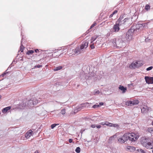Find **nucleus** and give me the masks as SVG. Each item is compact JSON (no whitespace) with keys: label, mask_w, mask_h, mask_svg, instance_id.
Listing matches in <instances>:
<instances>
[{"label":"nucleus","mask_w":153,"mask_h":153,"mask_svg":"<svg viewBox=\"0 0 153 153\" xmlns=\"http://www.w3.org/2000/svg\"><path fill=\"white\" fill-rule=\"evenodd\" d=\"M145 25V24L137 25L136 26V27L134 28V27H131V28L129 30L127 33H126L125 38L126 40L128 41V40H131L133 38V35L134 33H135L137 30H139V29L140 27H144Z\"/></svg>","instance_id":"nucleus-1"},{"label":"nucleus","mask_w":153,"mask_h":153,"mask_svg":"<svg viewBox=\"0 0 153 153\" xmlns=\"http://www.w3.org/2000/svg\"><path fill=\"white\" fill-rule=\"evenodd\" d=\"M140 143L144 147L148 149H153V139L149 137H143L140 139Z\"/></svg>","instance_id":"nucleus-2"},{"label":"nucleus","mask_w":153,"mask_h":153,"mask_svg":"<svg viewBox=\"0 0 153 153\" xmlns=\"http://www.w3.org/2000/svg\"><path fill=\"white\" fill-rule=\"evenodd\" d=\"M140 143L144 147L148 149H153V139L149 137H143L140 139Z\"/></svg>","instance_id":"nucleus-3"},{"label":"nucleus","mask_w":153,"mask_h":153,"mask_svg":"<svg viewBox=\"0 0 153 153\" xmlns=\"http://www.w3.org/2000/svg\"><path fill=\"white\" fill-rule=\"evenodd\" d=\"M112 43L113 46L118 48H121L123 46V41L121 39H114L112 40Z\"/></svg>","instance_id":"nucleus-4"},{"label":"nucleus","mask_w":153,"mask_h":153,"mask_svg":"<svg viewBox=\"0 0 153 153\" xmlns=\"http://www.w3.org/2000/svg\"><path fill=\"white\" fill-rule=\"evenodd\" d=\"M129 140L132 141L136 140L139 138V136L137 134L134 133H128Z\"/></svg>","instance_id":"nucleus-5"},{"label":"nucleus","mask_w":153,"mask_h":153,"mask_svg":"<svg viewBox=\"0 0 153 153\" xmlns=\"http://www.w3.org/2000/svg\"><path fill=\"white\" fill-rule=\"evenodd\" d=\"M128 20V19L126 18L123 20H121V18H119L117 22V23H119V25L120 26L126 24V22H127V21Z\"/></svg>","instance_id":"nucleus-6"},{"label":"nucleus","mask_w":153,"mask_h":153,"mask_svg":"<svg viewBox=\"0 0 153 153\" xmlns=\"http://www.w3.org/2000/svg\"><path fill=\"white\" fill-rule=\"evenodd\" d=\"M120 26V25H119V23H117L116 22V23L114 25L113 27V31H111V33L114 32H118L120 29V28L119 27Z\"/></svg>","instance_id":"nucleus-7"},{"label":"nucleus","mask_w":153,"mask_h":153,"mask_svg":"<svg viewBox=\"0 0 153 153\" xmlns=\"http://www.w3.org/2000/svg\"><path fill=\"white\" fill-rule=\"evenodd\" d=\"M83 49H81V47H80V48L79 47H76V49L74 50V54H76L78 55L82 53L83 51Z\"/></svg>","instance_id":"nucleus-8"},{"label":"nucleus","mask_w":153,"mask_h":153,"mask_svg":"<svg viewBox=\"0 0 153 153\" xmlns=\"http://www.w3.org/2000/svg\"><path fill=\"white\" fill-rule=\"evenodd\" d=\"M145 79L147 83L148 84L153 83V77L145 76Z\"/></svg>","instance_id":"nucleus-9"},{"label":"nucleus","mask_w":153,"mask_h":153,"mask_svg":"<svg viewBox=\"0 0 153 153\" xmlns=\"http://www.w3.org/2000/svg\"><path fill=\"white\" fill-rule=\"evenodd\" d=\"M126 150L128 152H134L135 150V148L132 146H128L126 148Z\"/></svg>","instance_id":"nucleus-10"},{"label":"nucleus","mask_w":153,"mask_h":153,"mask_svg":"<svg viewBox=\"0 0 153 153\" xmlns=\"http://www.w3.org/2000/svg\"><path fill=\"white\" fill-rule=\"evenodd\" d=\"M88 42L87 41L83 42L81 46V49L86 48L88 46Z\"/></svg>","instance_id":"nucleus-11"},{"label":"nucleus","mask_w":153,"mask_h":153,"mask_svg":"<svg viewBox=\"0 0 153 153\" xmlns=\"http://www.w3.org/2000/svg\"><path fill=\"white\" fill-rule=\"evenodd\" d=\"M33 131L32 130H30L28 131L25 135V137L28 139L33 135Z\"/></svg>","instance_id":"nucleus-12"},{"label":"nucleus","mask_w":153,"mask_h":153,"mask_svg":"<svg viewBox=\"0 0 153 153\" xmlns=\"http://www.w3.org/2000/svg\"><path fill=\"white\" fill-rule=\"evenodd\" d=\"M150 109V108L146 105H144L141 109V112L143 113H146Z\"/></svg>","instance_id":"nucleus-13"},{"label":"nucleus","mask_w":153,"mask_h":153,"mask_svg":"<svg viewBox=\"0 0 153 153\" xmlns=\"http://www.w3.org/2000/svg\"><path fill=\"white\" fill-rule=\"evenodd\" d=\"M122 137L125 142L129 140L128 133L125 134Z\"/></svg>","instance_id":"nucleus-14"},{"label":"nucleus","mask_w":153,"mask_h":153,"mask_svg":"<svg viewBox=\"0 0 153 153\" xmlns=\"http://www.w3.org/2000/svg\"><path fill=\"white\" fill-rule=\"evenodd\" d=\"M82 109H83L82 106V105H80L79 106H77L76 108L74 110V113H76L78 111H80Z\"/></svg>","instance_id":"nucleus-15"},{"label":"nucleus","mask_w":153,"mask_h":153,"mask_svg":"<svg viewBox=\"0 0 153 153\" xmlns=\"http://www.w3.org/2000/svg\"><path fill=\"white\" fill-rule=\"evenodd\" d=\"M91 94L92 95H101V93L100 91L97 89H95L93 92H92Z\"/></svg>","instance_id":"nucleus-16"},{"label":"nucleus","mask_w":153,"mask_h":153,"mask_svg":"<svg viewBox=\"0 0 153 153\" xmlns=\"http://www.w3.org/2000/svg\"><path fill=\"white\" fill-rule=\"evenodd\" d=\"M103 105L104 103L103 102H100L99 104H98V103H96L92 107L94 108H98Z\"/></svg>","instance_id":"nucleus-17"},{"label":"nucleus","mask_w":153,"mask_h":153,"mask_svg":"<svg viewBox=\"0 0 153 153\" xmlns=\"http://www.w3.org/2000/svg\"><path fill=\"white\" fill-rule=\"evenodd\" d=\"M119 89L122 91L123 93H125L127 90L126 88L123 86L120 85L119 87Z\"/></svg>","instance_id":"nucleus-18"},{"label":"nucleus","mask_w":153,"mask_h":153,"mask_svg":"<svg viewBox=\"0 0 153 153\" xmlns=\"http://www.w3.org/2000/svg\"><path fill=\"white\" fill-rule=\"evenodd\" d=\"M62 68L63 67L61 66H59L58 67H54L53 68V70L55 71H56L62 69Z\"/></svg>","instance_id":"nucleus-19"},{"label":"nucleus","mask_w":153,"mask_h":153,"mask_svg":"<svg viewBox=\"0 0 153 153\" xmlns=\"http://www.w3.org/2000/svg\"><path fill=\"white\" fill-rule=\"evenodd\" d=\"M11 107L8 106L4 108L2 110L3 113H6L11 109Z\"/></svg>","instance_id":"nucleus-20"},{"label":"nucleus","mask_w":153,"mask_h":153,"mask_svg":"<svg viewBox=\"0 0 153 153\" xmlns=\"http://www.w3.org/2000/svg\"><path fill=\"white\" fill-rule=\"evenodd\" d=\"M90 104H91V103H89L87 102L84 103L82 104L81 105L82 106L83 108L84 107L88 108L89 107L90 105Z\"/></svg>","instance_id":"nucleus-21"},{"label":"nucleus","mask_w":153,"mask_h":153,"mask_svg":"<svg viewBox=\"0 0 153 153\" xmlns=\"http://www.w3.org/2000/svg\"><path fill=\"white\" fill-rule=\"evenodd\" d=\"M137 65V64H136V62H133L129 66V68H137L136 67Z\"/></svg>","instance_id":"nucleus-22"},{"label":"nucleus","mask_w":153,"mask_h":153,"mask_svg":"<svg viewBox=\"0 0 153 153\" xmlns=\"http://www.w3.org/2000/svg\"><path fill=\"white\" fill-rule=\"evenodd\" d=\"M132 102V105H136L138 104L139 102L138 100H135L133 101H131Z\"/></svg>","instance_id":"nucleus-23"},{"label":"nucleus","mask_w":153,"mask_h":153,"mask_svg":"<svg viewBox=\"0 0 153 153\" xmlns=\"http://www.w3.org/2000/svg\"><path fill=\"white\" fill-rule=\"evenodd\" d=\"M136 64H137V66H136V67L137 68H138L143 65V64H142V63L140 61L136 62Z\"/></svg>","instance_id":"nucleus-24"},{"label":"nucleus","mask_w":153,"mask_h":153,"mask_svg":"<svg viewBox=\"0 0 153 153\" xmlns=\"http://www.w3.org/2000/svg\"><path fill=\"white\" fill-rule=\"evenodd\" d=\"M22 39L21 40V45L20 47V51H21V52H23V50L24 49V47L22 45Z\"/></svg>","instance_id":"nucleus-25"},{"label":"nucleus","mask_w":153,"mask_h":153,"mask_svg":"<svg viewBox=\"0 0 153 153\" xmlns=\"http://www.w3.org/2000/svg\"><path fill=\"white\" fill-rule=\"evenodd\" d=\"M125 104L127 106H132V102L131 101H127L126 102Z\"/></svg>","instance_id":"nucleus-26"},{"label":"nucleus","mask_w":153,"mask_h":153,"mask_svg":"<svg viewBox=\"0 0 153 153\" xmlns=\"http://www.w3.org/2000/svg\"><path fill=\"white\" fill-rule=\"evenodd\" d=\"M118 141L121 143H124L125 142V141L123 139L122 137L119 138L118 140Z\"/></svg>","instance_id":"nucleus-27"},{"label":"nucleus","mask_w":153,"mask_h":153,"mask_svg":"<svg viewBox=\"0 0 153 153\" xmlns=\"http://www.w3.org/2000/svg\"><path fill=\"white\" fill-rule=\"evenodd\" d=\"M136 153H145V152L142 149H140L136 150Z\"/></svg>","instance_id":"nucleus-28"},{"label":"nucleus","mask_w":153,"mask_h":153,"mask_svg":"<svg viewBox=\"0 0 153 153\" xmlns=\"http://www.w3.org/2000/svg\"><path fill=\"white\" fill-rule=\"evenodd\" d=\"M97 38V36H93L91 37V42L92 43Z\"/></svg>","instance_id":"nucleus-29"},{"label":"nucleus","mask_w":153,"mask_h":153,"mask_svg":"<svg viewBox=\"0 0 153 153\" xmlns=\"http://www.w3.org/2000/svg\"><path fill=\"white\" fill-rule=\"evenodd\" d=\"M148 131L151 133H153V128H149L148 129Z\"/></svg>","instance_id":"nucleus-30"},{"label":"nucleus","mask_w":153,"mask_h":153,"mask_svg":"<svg viewBox=\"0 0 153 153\" xmlns=\"http://www.w3.org/2000/svg\"><path fill=\"white\" fill-rule=\"evenodd\" d=\"M34 52V51L33 50H31L28 51L27 52L26 54L28 55H29L30 54H32Z\"/></svg>","instance_id":"nucleus-31"},{"label":"nucleus","mask_w":153,"mask_h":153,"mask_svg":"<svg viewBox=\"0 0 153 153\" xmlns=\"http://www.w3.org/2000/svg\"><path fill=\"white\" fill-rule=\"evenodd\" d=\"M112 127H116L118 128H119V126L118 124H113L112 123Z\"/></svg>","instance_id":"nucleus-32"},{"label":"nucleus","mask_w":153,"mask_h":153,"mask_svg":"<svg viewBox=\"0 0 153 153\" xmlns=\"http://www.w3.org/2000/svg\"><path fill=\"white\" fill-rule=\"evenodd\" d=\"M59 124H56L54 123L52 124L51 125V127L52 129H53L54 127H55L56 126L58 125Z\"/></svg>","instance_id":"nucleus-33"},{"label":"nucleus","mask_w":153,"mask_h":153,"mask_svg":"<svg viewBox=\"0 0 153 153\" xmlns=\"http://www.w3.org/2000/svg\"><path fill=\"white\" fill-rule=\"evenodd\" d=\"M75 151L77 153H79L80 152V149L79 147H77L75 150Z\"/></svg>","instance_id":"nucleus-34"},{"label":"nucleus","mask_w":153,"mask_h":153,"mask_svg":"<svg viewBox=\"0 0 153 153\" xmlns=\"http://www.w3.org/2000/svg\"><path fill=\"white\" fill-rule=\"evenodd\" d=\"M61 114L62 115H64L65 114V109H63L61 110Z\"/></svg>","instance_id":"nucleus-35"},{"label":"nucleus","mask_w":153,"mask_h":153,"mask_svg":"<svg viewBox=\"0 0 153 153\" xmlns=\"http://www.w3.org/2000/svg\"><path fill=\"white\" fill-rule=\"evenodd\" d=\"M150 8V7L148 4H146L145 6V9L146 10L148 11Z\"/></svg>","instance_id":"nucleus-36"},{"label":"nucleus","mask_w":153,"mask_h":153,"mask_svg":"<svg viewBox=\"0 0 153 153\" xmlns=\"http://www.w3.org/2000/svg\"><path fill=\"white\" fill-rule=\"evenodd\" d=\"M105 124L107 126L112 127V123H111L107 122V123Z\"/></svg>","instance_id":"nucleus-37"},{"label":"nucleus","mask_w":153,"mask_h":153,"mask_svg":"<svg viewBox=\"0 0 153 153\" xmlns=\"http://www.w3.org/2000/svg\"><path fill=\"white\" fill-rule=\"evenodd\" d=\"M42 66V65H36L34 67V68H32V69L33 68H39L41 67Z\"/></svg>","instance_id":"nucleus-38"},{"label":"nucleus","mask_w":153,"mask_h":153,"mask_svg":"<svg viewBox=\"0 0 153 153\" xmlns=\"http://www.w3.org/2000/svg\"><path fill=\"white\" fill-rule=\"evenodd\" d=\"M152 68H153L152 66H150V67L148 68H147L146 69V70L147 71H150V70H152Z\"/></svg>","instance_id":"nucleus-39"},{"label":"nucleus","mask_w":153,"mask_h":153,"mask_svg":"<svg viewBox=\"0 0 153 153\" xmlns=\"http://www.w3.org/2000/svg\"><path fill=\"white\" fill-rule=\"evenodd\" d=\"M96 23L94 22L90 27V29H91L93 27H94L96 25Z\"/></svg>","instance_id":"nucleus-40"},{"label":"nucleus","mask_w":153,"mask_h":153,"mask_svg":"<svg viewBox=\"0 0 153 153\" xmlns=\"http://www.w3.org/2000/svg\"><path fill=\"white\" fill-rule=\"evenodd\" d=\"M90 46L91 49H93L94 48V44H92L90 45Z\"/></svg>","instance_id":"nucleus-41"},{"label":"nucleus","mask_w":153,"mask_h":153,"mask_svg":"<svg viewBox=\"0 0 153 153\" xmlns=\"http://www.w3.org/2000/svg\"><path fill=\"white\" fill-rule=\"evenodd\" d=\"M107 123V121H106L104 123V122H101L100 123V124L102 125H105V124L106 123Z\"/></svg>","instance_id":"nucleus-42"},{"label":"nucleus","mask_w":153,"mask_h":153,"mask_svg":"<svg viewBox=\"0 0 153 153\" xmlns=\"http://www.w3.org/2000/svg\"><path fill=\"white\" fill-rule=\"evenodd\" d=\"M117 10H115V11H114L113 13H112V14H113V15H114L116 13H117Z\"/></svg>","instance_id":"nucleus-43"},{"label":"nucleus","mask_w":153,"mask_h":153,"mask_svg":"<svg viewBox=\"0 0 153 153\" xmlns=\"http://www.w3.org/2000/svg\"><path fill=\"white\" fill-rule=\"evenodd\" d=\"M91 127L92 128H95L96 127V126L95 124H92L91 125Z\"/></svg>","instance_id":"nucleus-44"},{"label":"nucleus","mask_w":153,"mask_h":153,"mask_svg":"<svg viewBox=\"0 0 153 153\" xmlns=\"http://www.w3.org/2000/svg\"><path fill=\"white\" fill-rule=\"evenodd\" d=\"M73 141V140L72 139H70L69 140V142L70 143H71Z\"/></svg>","instance_id":"nucleus-45"},{"label":"nucleus","mask_w":153,"mask_h":153,"mask_svg":"<svg viewBox=\"0 0 153 153\" xmlns=\"http://www.w3.org/2000/svg\"><path fill=\"white\" fill-rule=\"evenodd\" d=\"M96 127L98 128H101V126L100 125H98L96 126Z\"/></svg>","instance_id":"nucleus-46"},{"label":"nucleus","mask_w":153,"mask_h":153,"mask_svg":"<svg viewBox=\"0 0 153 153\" xmlns=\"http://www.w3.org/2000/svg\"><path fill=\"white\" fill-rule=\"evenodd\" d=\"M119 18H121V20H123V16H121Z\"/></svg>","instance_id":"nucleus-47"},{"label":"nucleus","mask_w":153,"mask_h":153,"mask_svg":"<svg viewBox=\"0 0 153 153\" xmlns=\"http://www.w3.org/2000/svg\"><path fill=\"white\" fill-rule=\"evenodd\" d=\"M6 74V73H4L3 74L1 75V76L2 77H3Z\"/></svg>","instance_id":"nucleus-48"},{"label":"nucleus","mask_w":153,"mask_h":153,"mask_svg":"<svg viewBox=\"0 0 153 153\" xmlns=\"http://www.w3.org/2000/svg\"><path fill=\"white\" fill-rule=\"evenodd\" d=\"M36 53H37L39 52V51L38 49H36L35 51Z\"/></svg>","instance_id":"nucleus-49"},{"label":"nucleus","mask_w":153,"mask_h":153,"mask_svg":"<svg viewBox=\"0 0 153 153\" xmlns=\"http://www.w3.org/2000/svg\"><path fill=\"white\" fill-rule=\"evenodd\" d=\"M113 15H113V14H112V13L110 15V16H109V18H111V17H112L113 16Z\"/></svg>","instance_id":"nucleus-50"},{"label":"nucleus","mask_w":153,"mask_h":153,"mask_svg":"<svg viewBox=\"0 0 153 153\" xmlns=\"http://www.w3.org/2000/svg\"><path fill=\"white\" fill-rule=\"evenodd\" d=\"M34 153H39V152H38V151H36Z\"/></svg>","instance_id":"nucleus-51"},{"label":"nucleus","mask_w":153,"mask_h":153,"mask_svg":"<svg viewBox=\"0 0 153 153\" xmlns=\"http://www.w3.org/2000/svg\"><path fill=\"white\" fill-rule=\"evenodd\" d=\"M118 133H116V134H115V136H117V135H118Z\"/></svg>","instance_id":"nucleus-52"},{"label":"nucleus","mask_w":153,"mask_h":153,"mask_svg":"<svg viewBox=\"0 0 153 153\" xmlns=\"http://www.w3.org/2000/svg\"><path fill=\"white\" fill-rule=\"evenodd\" d=\"M152 124L153 125V121L152 122Z\"/></svg>","instance_id":"nucleus-53"},{"label":"nucleus","mask_w":153,"mask_h":153,"mask_svg":"<svg viewBox=\"0 0 153 153\" xmlns=\"http://www.w3.org/2000/svg\"><path fill=\"white\" fill-rule=\"evenodd\" d=\"M152 149H153L152 150V153H153V148Z\"/></svg>","instance_id":"nucleus-54"},{"label":"nucleus","mask_w":153,"mask_h":153,"mask_svg":"<svg viewBox=\"0 0 153 153\" xmlns=\"http://www.w3.org/2000/svg\"><path fill=\"white\" fill-rule=\"evenodd\" d=\"M86 33H87H87H88V32H87H87H86Z\"/></svg>","instance_id":"nucleus-55"},{"label":"nucleus","mask_w":153,"mask_h":153,"mask_svg":"<svg viewBox=\"0 0 153 153\" xmlns=\"http://www.w3.org/2000/svg\"><path fill=\"white\" fill-rule=\"evenodd\" d=\"M145 41H146V39H145Z\"/></svg>","instance_id":"nucleus-56"},{"label":"nucleus","mask_w":153,"mask_h":153,"mask_svg":"<svg viewBox=\"0 0 153 153\" xmlns=\"http://www.w3.org/2000/svg\"><path fill=\"white\" fill-rule=\"evenodd\" d=\"M1 98V97H0V99Z\"/></svg>","instance_id":"nucleus-57"}]
</instances>
